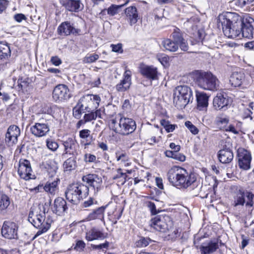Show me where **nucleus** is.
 Returning <instances> with one entry per match:
<instances>
[{"mask_svg": "<svg viewBox=\"0 0 254 254\" xmlns=\"http://www.w3.org/2000/svg\"><path fill=\"white\" fill-rule=\"evenodd\" d=\"M224 35L229 38H253L254 20L248 15L244 17L236 12H228L220 15Z\"/></svg>", "mask_w": 254, "mask_h": 254, "instance_id": "f257e3e1", "label": "nucleus"}, {"mask_svg": "<svg viewBox=\"0 0 254 254\" xmlns=\"http://www.w3.org/2000/svg\"><path fill=\"white\" fill-rule=\"evenodd\" d=\"M82 180L86 185L79 183L72 184L65 191L66 198L73 203L86 198L88 195L89 188L94 190V194H97L102 188V179L96 174L85 175Z\"/></svg>", "mask_w": 254, "mask_h": 254, "instance_id": "f03ea898", "label": "nucleus"}, {"mask_svg": "<svg viewBox=\"0 0 254 254\" xmlns=\"http://www.w3.org/2000/svg\"><path fill=\"white\" fill-rule=\"evenodd\" d=\"M28 221L39 230L35 234L34 238L46 233L51 227L53 219L44 206H33L31 208Z\"/></svg>", "mask_w": 254, "mask_h": 254, "instance_id": "7ed1b4c3", "label": "nucleus"}, {"mask_svg": "<svg viewBox=\"0 0 254 254\" xmlns=\"http://www.w3.org/2000/svg\"><path fill=\"white\" fill-rule=\"evenodd\" d=\"M170 184L177 188L187 189L196 181L195 175L189 173L185 169L174 166L169 169L167 174Z\"/></svg>", "mask_w": 254, "mask_h": 254, "instance_id": "20e7f679", "label": "nucleus"}, {"mask_svg": "<svg viewBox=\"0 0 254 254\" xmlns=\"http://www.w3.org/2000/svg\"><path fill=\"white\" fill-rule=\"evenodd\" d=\"M149 225L157 231L167 233L172 238L178 237V230L174 228L173 222L169 216L158 215L152 218Z\"/></svg>", "mask_w": 254, "mask_h": 254, "instance_id": "39448f33", "label": "nucleus"}, {"mask_svg": "<svg viewBox=\"0 0 254 254\" xmlns=\"http://www.w3.org/2000/svg\"><path fill=\"white\" fill-rule=\"evenodd\" d=\"M173 96L174 104L180 110L184 108L193 99L191 89L187 85L176 87Z\"/></svg>", "mask_w": 254, "mask_h": 254, "instance_id": "423d86ee", "label": "nucleus"}, {"mask_svg": "<svg viewBox=\"0 0 254 254\" xmlns=\"http://www.w3.org/2000/svg\"><path fill=\"white\" fill-rule=\"evenodd\" d=\"M195 80L198 86L204 90L215 91L219 89V80L211 72L198 71Z\"/></svg>", "mask_w": 254, "mask_h": 254, "instance_id": "0eeeda50", "label": "nucleus"}, {"mask_svg": "<svg viewBox=\"0 0 254 254\" xmlns=\"http://www.w3.org/2000/svg\"><path fill=\"white\" fill-rule=\"evenodd\" d=\"M111 126L115 132L124 135L132 133L136 128V123L133 119L124 117H121L118 122L112 120Z\"/></svg>", "mask_w": 254, "mask_h": 254, "instance_id": "6e6552de", "label": "nucleus"}, {"mask_svg": "<svg viewBox=\"0 0 254 254\" xmlns=\"http://www.w3.org/2000/svg\"><path fill=\"white\" fill-rule=\"evenodd\" d=\"M232 205L235 210L244 205L246 208H252V210L254 206V194L249 191L239 190L234 196Z\"/></svg>", "mask_w": 254, "mask_h": 254, "instance_id": "1a4fd4ad", "label": "nucleus"}, {"mask_svg": "<svg viewBox=\"0 0 254 254\" xmlns=\"http://www.w3.org/2000/svg\"><path fill=\"white\" fill-rule=\"evenodd\" d=\"M101 98L98 95L86 94L82 96L78 101L79 106L86 111L98 110Z\"/></svg>", "mask_w": 254, "mask_h": 254, "instance_id": "9d476101", "label": "nucleus"}, {"mask_svg": "<svg viewBox=\"0 0 254 254\" xmlns=\"http://www.w3.org/2000/svg\"><path fill=\"white\" fill-rule=\"evenodd\" d=\"M62 141V144L64 147L63 155L65 154L72 155L73 156L77 155L78 144L75 137H68L65 138Z\"/></svg>", "mask_w": 254, "mask_h": 254, "instance_id": "9b49d317", "label": "nucleus"}, {"mask_svg": "<svg viewBox=\"0 0 254 254\" xmlns=\"http://www.w3.org/2000/svg\"><path fill=\"white\" fill-rule=\"evenodd\" d=\"M18 225L16 223L10 221L4 222L2 228V235L8 239H16L17 238Z\"/></svg>", "mask_w": 254, "mask_h": 254, "instance_id": "f8f14e48", "label": "nucleus"}, {"mask_svg": "<svg viewBox=\"0 0 254 254\" xmlns=\"http://www.w3.org/2000/svg\"><path fill=\"white\" fill-rule=\"evenodd\" d=\"M32 173V170L30 162L26 159L20 160L18 168V174L20 177L25 180L33 179L34 175Z\"/></svg>", "mask_w": 254, "mask_h": 254, "instance_id": "ddd939ff", "label": "nucleus"}, {"mask_svg": "<svg viewBox=\"0 0 254 254\" xmlns=\"http://www.w3.org/2000/svg\"><path fill=\"white\" fill-rule=\"evenodd\" d=\"M50 130V126L47 122L35 123L30 127L31 133L37 137L46 136Z\"/></svg>", "mask_w": 254, "mask_h": 254, "instance_id": "4468645a", "label": "nucleus"}, {"mask_svg": "<svg viewBox=\"0 0 254 254\" xmlns=\"http://www.w3.org/2000/svg\"><path fill=\"white\" fill-rule=\"evenodd\" d=\"M237 156L240 168L245 170L249 169L252 160L250 152L244 148H239Z\"/></svg>", "mask_w": 254, "mask_h": 254, "instance_id": "2eb2a0df", "label": "nucleus"}, {"mask_svg": "<svg viewBox=\"0 0 254 254\" xmlns=\"http://www.w3.org/2000/svg\"><path fill=\"white\" fill-rule=\"evenodd\" d=\"M20 134V130L18 127L15 125L10 126L5 133V142L9 146L15 144L18 141V137Z\"/></svg>", "mask_w": 254, "mask_h": 254, "instance_id": "dca6fc26", "label": "nucleus"}, {"mask_svg": "<svg viewBox=\"0 0 254 254\" xmlns=\"http://www.w3.org/2000/svg\"><path fill=\"white\" fill-rule=\"evenodd\" d=\"M53 97L56 101H62L67 100L70 97L68 87L64 84H59L54 89Z\"/></svg>", "mask_w": 254, "mask_h": 254, "instance_id": "f3484780", "label": "nucleus"}, {"mask_svg": "<svg viewBox=\"0 0 254 254\" xmlns=\"http://www.w3.org/2000/svg\"><path fill=\"white\" fill-rule=\"evenodd\" d=\"M230 102V99L226 93H218L213 99V105L217 110H225L227 109Z\"/></svg>", "mask_w": 254, "mask_h": 254, "instance_id": "a211bd4d", "label": "nucleus"}, {"mask_svg": "<svg viewBox=\"0 0 254 254\" xmlns=\"http://www.w3.org/2000/svg\"><path fill=\"white\" fill-rule=\"evenodd\" d=\"M248 78H250V77H246L243 72H234L230 76V82L234 87H239L243 84L247 85L249 84Z\"/></svg>", "mask_w": 254, "mask_h": 254, "instance_id": "6ab92c4d", "label": "nucleus"}, {"mask_svg": "<svg viewBox=\"0 0 254 254\" xmlns=\"http://www.w3.org/2000/svg\"><path fill=\"white\" fill-rule=\"evenodd\" d=\"M57 32L61 36H68L78 33V30L75 29L70 22L64 21L58 26Z\"/></svg>", "mask_w": 254, "mask_h": 254, "instance_id": "aec40b11", "label": "nucleus"}, {"mask_svg": "<svg viewBox=\"0 0 254 254\" xmlns=\"http://www.w3.org/2000/svg\"><path fill=\"white\" fill-rule=\"evenodd\" d=\"M61 3L68 11L78 12L83 8V4L80 0H61Z\"/></svg>", "mask_w": 254, "mask_h": 254, "instance_id": "412c9836", "label": "nucleus"}, {"mask_svg": "<svg viewBox=\"0 0 254 254\" xmlns=\"http://www.w3.org/2000/svg\"><path fill=\"white\" fill-rule=\"evenodd\" d=\"M51 208L53 212L55 214L58 215H62L67 209V206L65 200L62 197H58L55 199Z\"/></svg>", "mask_w": 254, "mask_h": 254, "instance_id": "4be33fe9", "label": "nucleus"}, {"mask_svg": "<svg viewBox=\"0 0 254 254\" xmlns=\"http://www.w3.org/2000/svg\"><path fill=\"white\" fill-rule=\"evenodd\" d=\"M131 84L130 71L126 70L124 74V78L116 85V89L119 92H125L129 88Z\"/></svg>", "mask_w": 254, "mask_h": 254, "instance_id": "5701e85b", "label": "nucleus"}, {"mask_svg": "<svg viewBox=\"0 0 254 254\" xmlns=\"http://www.w3.org/2000/svg\"><path fill=\"white\" fill-rule=\"evenodd\" d=\"M141 74L150 80L158 79V72L157 68L153 66L144 65L140 67Z\"/></svg>", "mask_w": 254, "mask_h": 254, "instance_id": "b1692460", "label": "nucleus"}, {"mask_svg": "<svg viewBox=\"0 0 254 254\" xmlns=\"http://www.w3.org/2000/svg\"><path fill=\"white\" fill-rule=\"evenodd\" d=\"M218 242V239H215L207 244H203L200 247L201 254H210L215 252L219 248Z\"/></svg>", "mask_w": 254, "mask_h": 254, "instance_id": "393cba45", "label": "nucleus"}, {"mask_svg": "<svg viewBox=\"0 0 254 254\" xmlns=\"http://www.w3.org/2000/svg\"><path fill=\"white\" fill-rule=\"evenodd\" d=\"M217 156L219 161L224 164L231 162L234 157L232 150L229 148L219 150Z\"/></svg>", "mask_w": 254, "mask_h": 254, "instance_id": "a878e982", "label": "nucleus"}, {"mask_svg": "<svg viewBox=\"0 0 254 254\" xmlns=\"http://www.w3.org/2000/svg\"><path fill=\"white\" fill-rule=\"evenodd\" d=\"M125 14L131 26L137 22L138 14L135 6H131L127 7L125 10Z\"/></svg>", "mask_w": 254, "mask_h": 254, "instance_id": "bb28decb", "label": "nucleus"}, {"mask_svg": "<svg viewBox=\"0 0 254 254\" xmlns=\"http://www.w3.org/2000/svg\"><path fill=\"white\" fill-rule=\"evenodd\" d=\"M197 108L199 110H204L208 106V96L203 92L196 93Z\"/></svg>", "mask_w": 254, "mask_h": 254, "instance_id": "cd10ccee", "label": "nucleus"}, {"mask_svg": "<svg viewBox=\"0 0 254 254\" xmlns=\"http://www.w3.org/2000/svg\"><path fill=\"white\" fill-rule=\"evenodd\" d=\"M106 238V236L100 230L93 228L86 233V239L88 241L95 240H103Z\"/></svg>", "mask_w": 254, "mask_h": 254, "instance_id": "c85d7f7f", "label": "nucleus"}, {"mask_svg": "<svg viewBox=\"0 0 254 254\" xmlns=\"http://www.w3.org/2000/svg\"><path fill=\"white\" fill-rule=\"evenodd\" d=\"M41 166L47 170L51 176H54L57 172L58 167L55 162L51 159L45 160L42 162Z\"/></svg>", "mask_w": 254, "mask_h": 254, "instance_id": "c756f323", "label": "nucleus"}, {"mask_svg": "<svg viewBox=\"0 0 254 254\" xmlns=\"http://www.w3.org/2000/svg\"><path fill=\"white\" fill-rule=\"evenodd\" d=\"M60 182V179L58 178L53 181H48L44 186V190L52 195L55 194L58 190V184Z\"/></svg>", "mask_w": 254, "mask_h": 254, "instance_id": "7c9ffc66", "label": "nucleus"}, {"mask_svg": "<svg viewBox=\"0 0 254 254\" xmlns=\"http://www.w3.org/2000/svg\"><path fill=\"white\" fill-rule=\"evenodd\" d=\"M106 207V206H101L94 209L88 214L87 219L89 221L96 219L102 220L104 218Z\"/></svg>", "mask_w": 254, "mask_h": 254, "instance_id": "2f4dec72", "label": "nucleus"}, {"mask_svg": "<svg viewBox=\"0 0 254 254\" xmlns=\"http://www.w3.org/2000/svg\"><path fill=\"white\" fill-rule=\"evenodd\" d=\"M161 44L165 50L170 52H174L178 50V44L171 39H164Z\"/></svg>", "mask_w": 254, "mask_h": 254, "instance_id": "473e14b6", "label": "nucleus"}, {"mask_svg": "<svg viewBox=\"0 0 254 254\" xmlns=\"http://www.w3.org/2000/svg\"><path fill=\"white\" fill-rule=\"evenodd\" d=\"M9 46L6 42H0V60L6 59L10 56Z\"/></svg>", "mask_w": 254, "mask_h": 254, "instance_id": "72a5a7b5", "label": "nucleus"}, {"mask_svg": "<svg viewBox=\"0 0 254 254\" xmlns=\"http://www.w3.org/2000/svg\"><path fill=\"white\" fill-rule=\"evenodd\" d=\"M229 122V118L223 114L219 115L216 117L215 124L220 129L224 130Z\"/></svg>", "mask_w": 254, "mask_h": 254, "instance_id": "f704fd0d", "label": "nucleus"}, {"mask_svg": "<svg viewBox=\"0 0 254 254\" xmlns=\"http://www.w3.org/2000/svg\"><path fill=\"white\" fill-rule=\"evenodd\" d=\"M10 199L9 197L2 193H0V213L4 214L10 204Z\"/></svg>", "mask_w": 254, "mask_h": 254, "instance_id": "c9c22d12", "label": "nucleus"}, {"mask_svg": "<svg viewBox=\"0 0 254 254\" xmlns=\"http://www.w3.org/2000/svg\"><path fill=\"white\" fill-rule=\"evenodd\" d=\"M88 112L84 116V120L85 122H90L95 120L97 117L101 118V109L96 110L95 111H87Z\"/></svg>", "mask_w": 254, "mask_h": 254, "instance_id": "e433bc0d", "label": "nucleus"}, {"mask_svg": "<svg viewBox=\"0 0 254 254\" xmlns=\"http://www.w3.org/2000/svg\"><path fill=\"white\" fill-rule=\"evenodd\" d=\"M79 137L82 139H85L86 142L84 145L86 146L91 144L92 136L90 135V131L89 129H82L79 131Z\"/></svg>", "mask_w": 254, "mask_h": 254, "instance_id": "4c0bfd02", "label": "nucleus"}, {"mask_svg": "<svg viewBox=\"0 0 254 254\" xmlns=\"http://www.w3.org/2000/svg\"><path fill=\"white\" fill-rule=\"evenodd\" d=\"M172 40L178 44L180 41L183 40L184 38L183 36V33L181 30L177 28L174 27L172 33L171 35Z\"/></svg>", "mask_w": 254, "mask_h": 254, "instance_id": "58836bf2", "label": "nucleus"}, {"mask_svg": "<svg viewBox=\"0 0 254 254\" xmlns=\"http://www.w3.org/2000/svg\"><path fill=\"white\" fill-rule=\"evenodd\" d=\"M128 2V1L127 0L126 2L123 4L121 5H115L112 4L110 6H109L108 8H106L107 10V13L109 15L110 17L113 16L118 13L119 9L122 6H124Z\"/></svg>", "mask_w": 254, "mask_h": 254, "instance_id": "ea45409f", "label": "nucleus"}, {"mask_svg": "<svg viewBox=\"0 0 254 254\" xmlns=\"http://www.w3.org/2000/svg\"><path fill=\"white\" fill-rule=\"evenodd\" d=\"M117 161L119 162L121 165L126 166L129 160L128 155L125 152L117 153H116Z\"/></svg>", "mask_w": 254, "mask_h": 254, "instance_id": "a19ab883", "label": "nucleus"}, {"mask_svg": "<svg viewBox=\"0 0 254 254\" xmlns=\"http://www.w3.org/2000/svg\"><path fill=\"white\" fill-rule=\"evenodd\" d=\"M76 162L74 158H68L64 163V167L66 171L74 170L76 167Z\"/></svg>", "mask_w": 254, "mask_h": 254, "instance_id": "79ce46f5", "label": "nucleus"}, {"mask_svg": "<svg viewBox=\"0 0 254 254\" xmlns=\"http://www.w3.org/2000/svg\"><path fill=\"white\" fill-rule=\"evenodd\" d=\"M254 103H251L249 104V108L245 109L244 110L243 113V118L244 119L250 118L251 120H252L253 117H252V114H253L252 110H254Z\"/></svg>", "mask_w": 254, "mask_h": 254, "instance_id": "37998d69", "label": "nucleus"}, {"mask_svg": "<svg viewBox=\"0 0 254 254\" xmlns=\"http://www.w3.org/2000/svg\"><path fill=\"white\" fill-rule=\"evenodd\" d=\"M160 124L164 127L167 132H172L175 129L176 126L170 124V123L166 120H161Z\"/></svg>", "mask_w": 254, "mask_h": 254, "instance_id": "c03bdc74", "label": "nucleus"}, {"mask_svg": "<svg viewBox=\"0 0 254 254\" xmlns=\"http://www.w3.org/2000/svg\"><path fill=\"white\" fill-rule=\"evenodd\" d=\"M152 242L149 238L142 237L136 242V245L138 247H146Z\"/></svg>", "mask_w": 254, "mask_h": 254, "instance_id": "a18cd8bd", "label": "nucleus"}, {"mask_svg": "<svg viewBox=\"0 0 254 254\" xmlns=\"http://www.w3.org/2000/svg\"><path fill=\"white\" fill-rule=\"evenodd\" d=\"M99 58V55L96 54L87 55L83 58V62L86 64L92 63L97 60Z\"/></svg>", "mask_w": 254, "mask_h": 254, "instance_id": "49530a36", "label": "nucleus"}, {"mask_svg": "<svg viewBox=\"0 0 254 254\" xmlns=\"http://www.w3.org/2000/svg\"><path fill=\"white\" fill-rule=\"evenodd\" d=\"M46 145L47 147L53 151H55L59 147L58 143L53 139H48L46 140Z\"/></svg>", "mask_w": 254, "mask_h": 254, "instance_id": "de8ad7c7", "label": "nucleus"}, {"mask_svg": "<svg viewBox=\"0 0 254 254\" xmlns=\"http://www.w3.org/2000/svg\"><path fill=\"white\" fill-rule=\"evenodd\" d=\"M80 107H81L79 106V102H78L76 106L73 109V115L77 119H79L81 117V113L86 111L85 110H82V108Z\"/></svg>", "mask_w": 254, "mask_h": 254, "instance_id": "09e8293b", "label": "nucleus"}, {"mask_svg": "<svg viewBox=\"0 0 254 254\" xmlns=\"http://www.w3.org/2000/svg\"><path fill=\"white\" fill-rule=\"evenodd\" d=\"M157 60L164 66L168 62V57L164 54H158L156 55Z\"/></svg>", "mask_w": 254, "mask_h": 254, "instance_id": "8fccbe9b", "label": "nucleus"}, {"mask_svg": "<svg viewBox=\"0 0 254 254\" xmlns=\"http://www.w3.org/2000/svg\"><path fill=\"white\" fill-rule=\"evenodd\" d=\"M186 127L190 130V131L193 134H197L198 132V129L194 126L190 122L187 121L185 124Z\"/></svg>", "mask_w": 254, "mask_h": 254, "instance_id": "3c124183", "label": "nucleus"}, {"mask_svg": "<svg viewBox=\"0 0 254 254\" xmlns=\"http://www.w3.org/2000/svg\"><path fill=\"white\" fill-rule=\"evenodd\" d=\"M85 247V243L82 240H78L76 241L75 246L74 249L77 251H83Z\"/></svg>", "mask_w": 254, "mask_h": 254, "instance_id": "603ef678", "label": "nucleus"}, {"mask_svg": "<svg viewBox=\"0 0 254 254\" xmlns=\"http://www.w3.org/2000/svg\"><path fill=\"white\" fill-rule=\"evenodd\" d=\"M98 17L102 20L107 21L110 19V16L107 13V10L105 8L101 10V11L98 14Z\"/></svg>", "mask_w": 254, "mask_h": 254, "instance_id": "864d4df0", "label": "nucleus"}, {"mask_svg": "<svg viewBox=\"0 0 254 254\" xmlns=\"http://www.w3.org/2000/svg\"><path fill=\"white\" fill-rule=\"evenodd\" d=\"M111 47L113 52L119 53H122L123 52L122 44L121 43L117 45L111 44Z\"/></svg>", "mask_w": 254, "mask_h": 254, "instance_id": "5fc2aeb1", "label": "nucleus"}, {"mask_svg": "<svg viewBox=\"0 0 254 254\" xmlns=\"http://www.w3.org/2000/svg\"><path fill=\"white\" fill-rule=\"evenodd\" d=\"M127 177V174L126 173H123L122 172V169H119L117 170V174L114 176L113 179H117L119 178H122L123 180H124V182H125Z\"/></svg>", "mask_w": 254, "mask_h": 254, "instance_id": "6e6d98bb", "label": "nucleus"}, {"mask_svg": "<svg viewBox=\"0 0 254 254\" xmlns=\"http://www.w3.org/2000/svg\"><path fill=\"white\" fill-rule=\"evenodd\" d=\"M179 47L180 48L181 50L183 51H187L189 50L188 42L185 39L178 43V47Z\"/></svg>", "mask_w": 254, "mask_h": 254, "instance_id": "4d7b16f0", "label": "nucleus"}, {"mask_svg": "<svg viewBox=\"0 0 254 254\" xmlns=\"http://www.w3.org/2000/svg\"><path fill=\"white\" fill-rule=\"evenodd\" d=\"M203 38V34L202 31L198 30L196 32V36L195 37V43H192V44L194 45L195 43L202 42Z\"/></svg>", "mask_w": 254, "mask_h": 254, "instance_id": "13d9d810", "label": "nucleus"}, {"mask_svg": "<svg viewBox=\"0 0 254 254\" xmlns=\"http://www.w3.org/2000/svg\"><path fill=\"white\" fill-rule=\"evenodd\" d=\"M223 130L231 132L235 134L239 133V131L235 128V127L233 125H229V126L227 125Z\"/></svg>", "mask_w": 254, "mask_h": 254, "instance_id": "bf43d9fd", "label": "nucleus"}, {"mask_svg": "<svg viewBox=\"0 0 254 254\" xmlns=\"http://www.w3.org/2000/svg\"><path fill=\"white\" fill-rule=\"evenodd\" d=\"M173 159L178 161L184 162L186 160V156L184 154L179 153L178 152H175Z\"/></svg>", "mask_w": 254, "mask_h": 254, "instance_id": "052dcab7", "label": "nucleus"}, {"mask_svg": "<svg viewBox=\"0 0 254 254\" xmlns=\"http://www.w3.org/2000/svg\"><path fill=\"white\" fill-rule=\"evenodd\" d=\"M109 243L108 242L106 241L105 243L103 244H101L100 245H92V248L94 250L97 249H102L104 248H107L109 247Z\"/></svg>", "mask_w": 254, "mask_h": 254, "instance_id": "680f3d73", "label": "nucleus"}, {"mask_svg": "<svg viewBox=\"0 0 254 254\" xmlns=\"http://www.w3.org/2000/svg\"><path fill=\"white\" fill-rule=\"evenodd\" d=\"M96 156L91 154H86L84 156V160L86 162H93L96 160Z\"/></svg>", "mask_w": 254, "mask_h": 254, "instance_id": "e2e57ef3", "label": "nucleus"}, {"mask_svg": "<svg viewBox=\"0 0 254 254\" xmlns=\"http://www.w3.org/2000/svg\"><path fill=\"white\" fill-rule=\"evenodd\" d=\"M8 1L6 0H0V13H2L6 8Z\"/></svg>", "mask_w": 254, "mask_h": 254, "instance_id": "0e129e2a", "label": "nucleus"}, {"mask_svg": "<svg viewBox=\"0 0 254 254\" xmlns=\"http://www.w3.org/2000/svg\"><path fill=\"white\" fill-rule=\"evenodd\" d=\"M51 62L52 64L56 66L60 65L62 63V60L58 56L52 57Z\"/></svg>", "mask_w": 254, "mask_h": 254, "instance_id": "69168bd1", "label": "nucleus"}, {"mask_svg": "<svg viewBox=\"0 0 254 254\" xmlns=\"http://www.w3.org/2000/svg\"><path fill=\"white\" fill-rule=\"evenodd\" d=\"M96 204L97 201L94 200L92 198L90 197L88 200L85 201L83 203V207H89L93 204Z\"/></svg>", "mask_w": 254, "mask_h": 254, "instance_id": "338daca9", "label": "nucleus"}, {"mask_svg": "<svg viewBox=\"0 0 254 254\" xmlns=\"http://www.w3.org/2000/svg\"><path fill=\"white\" fill-rule=\"evenodd\" d=\"M254 1V0H237V3L239 6L243 7L251 3Z\"/></svg>", "mask_w": 254, "mask_h": 254, "instance_id": "774afa93", "label": "nucleus"}]
</instances>
